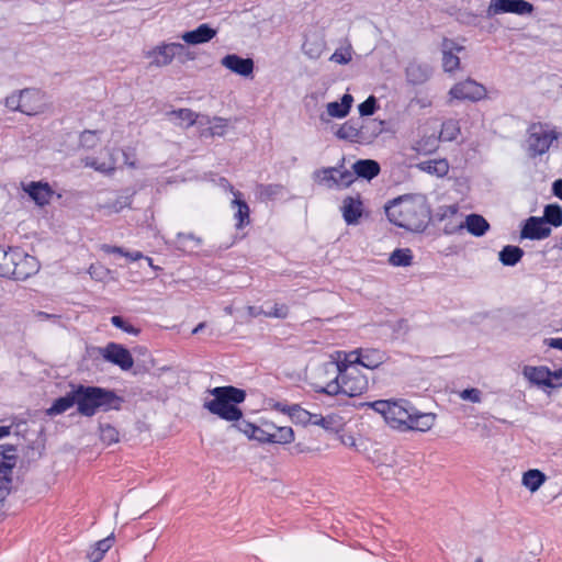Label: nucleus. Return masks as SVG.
Segmentation results:
<instances>
[{
	"label": "nucleus",
	"mask_w": 562,
	"mask_h": 562,
	"mask_svg": "<svg viewBox=\"0 0 562 562\" xmlns=\"http://www.w3.org/2000/svg\"><path fill=\"white\" fill-rule=\"evenodd\" d=\"M381 414L389 426L401 431H427L436 420V415L419 412L408 400H378L363 404Z\"/></svg>",
	"instance_id": "nucleus-1"
},
{
	"label": "nucleus",
	"mask_w": 562,
	"mask_h": 562,
	"mask_svg": "<svg viewBox=\"0 0 562 562\" xmlns=\"http://www.w3.org/2000/svg\"><path fill=\"white\" fill-rule=\"evenodd\" d=\"M387 220L406 231L424 232L430 221L431 210L424 194H404L384 205Z\"/></svg>",
	"instance_id": "nucleus-2"
},
{
	"label": "nucleus",
	"mask_w": 562,
	"mask_h": 562,
	"mask_svg": "<svg viewBox=\"0 0 562 562\" xmlns=\"http://www.w3.org/2000/svg\"><path fill=\"white\" fill-rule=\"evenodd\" d=\"M77 411L81 416L92 417L98 412L120 411L124 398L114 390L95 385H76Z\"/></svg>",
	"instance_id": "nucleus-3"
},
{
	"label": "nucleus",
	"mask_w": 562,
	"mask_h": 562,
	"mask_svg": "<svg viewBox=\"0 0 562 562\" xmlns=\"http://www.w3.org/2000/svg\"><path fill=\"white\" fill-rule=\"evenodd\" d=\"M209 393L213 398L205 401L203 407L211 414L226 422H239L243 418L244 413L238 405L246 400L245 390L226 385L210 389Z\"/></svg>",
	"instance_id": "nucleus-4"
},
{
	"label": "nucleus",
	"mask_w": 562,
	"mask_h": 562,
	"mask_svg": "<svg viewBox=\"0 0 562 562\" xmlns=\"http://www.w3.org/2000/svg\"><path fill=\"white\" fill-rule=\"evenodd\" d=\"M3 278L24 281L40 270V262L34 256L20 248H10V257Z\"/></svg>",
	"instance_id": "nucleus-5"
},
{
	"label": "nucleus",
	"mask_w": 562,
	"mask_h": 562,
	"mask_svg": "<svg viewBox=\"0 0 562 562\" xmlns=\"http://www.w3.org/2000/svg\"><path fill=\"white\" fill-rule=\"evenodd\" d=\"M15 452V446L0 445V502H3L12 491V474L18 460Z\"/></svg>",
	"instance_id": "nucleus-6"
},
{
	"label": "nucleus",
	"mask_w": 562,
	"mask_h": 562,
	"mask_svg": "<svg viewBox=\"0 0 562 562\" xmlns=\"http://www.w3.org/2000/svg\"><path fill=\"white\" fill-rule=\"evenodd\" d=\"M559 133L549 131L541 123H533L528 130V155L531 158L547 153Z\"/></svg>",
	"instance_id": "nucleus-7"
},
{
	"label": "nucleus",
	"mask_w": 562,
	"mask_h": 562,
	"mask_svg": "<svg viewBox=\"0 0 562 562\" xmlns=\"http://www.w3.org/2000/svg\"><path fill=\"white\" fill-rule=\"evenodd\" d=\"M182 55H184V59L194 58L181 43H162L146 53V57L151 58L150 65L156 67L168 66L175 57L180 58Z\"/></svg>",
	"instance_id": "nucleus-8"
},
{
	"label": "nucleus",
	"mask_w": 562,
	"mask_h": 562,
	"mask_svg": "<svg viewBox=\"0 0 562 562\" xmlns=\"http://www.w3.org/2000/svg\"><path fill=\"white\" fill-rule=\"evenodd\" d=\"M533 11L535 5L526 0H491L486 9V18L505 13L531 15Z\"/></svg>",
	"instance_id": "nucleus-9"
},
{
	"label": "nucleus",
	"mask_w": 562,
	"mask_h": 562,
	"mask_svg": "<svg viewBox=\"0 0 562 562\" xmlns=\"http://www.w3.org/2000/svg\"><path fill=\"white\" fill-rule=\"evenodd\" d=\"M95 350L105 361L117 366L123 371H128L134 366L132 353L121 344L109 342L105 347H97Z\"/></svg>",
	"instance_id": "nucleus-10"
},
{
	"label": "nucleus",
	"mask_w": 562,
	"mask_h": 562,
	"mask_svg": "<svg viewBox=\"0 0 562 562\" xmlns=\"http://www.w3.org/2000/svg\"><path fill=\"white\" fill-rule=\"evenodd\" d=\"M449 94L457 100L477 102L486 98L487 90L483 85L468 78L456 83L450 89Z\"/></svg>",
	"instance_id": "nucleus-11"
},
{
	"label": "nucleus",
	"mask_w": 562,
	"mask_h": 562,
	"mask_svg": "<svg viewBox=\"0 0 562 562\" xmlns=\"http://www.w3.org/2000/svg\"><path fill=\"white\" fill-rule=\"evenodd\" d=\"M340 379H341V387H342V394L347 395L349 397H356L364 392H367L369 387V381L367 376H364L360 371L357 369L344 372L340 371Z\"/></svg>",
	"instance_id": "nucleus-12"
},
{
	"label": "nucleus",
	"mask_w": 562,
	"mask_h": 562,
	"mask_svg": "<svg viewBox=\"0 0 562 562\" xmlns=\"http://www.w3.org/2000/svg\"><path fill=\"white\" fill-rule=\"evenodd\" d=\"M551 234V228L542 217L530 216L525 221L520 232L524 239L540 240L547 238Z\"/></svg>",
	"instance_id": "nucleus-13"
},
{
	"label": "nucleus",
	"mask_w": 562,
	"mask_h": 562,
	"mask_svg": "<svg viewBox=\"0 0 562 562\" xmlns=\"http://www.w3.org/2000/svg\"><path fill=\"white\" fill-rule=\"evenodd\" d=\"M221 64L232 72L243 77L251 76L255 68V63L251 58H244L237 54H227L221 59Z\"/></svg>",
	"instance_id": "nucleus-14"
},
{
	"label": "nucleus",
	"mask_w": 562,
	"mask_h": 562,
	"mask_svg": "<svg viewBox=\"0 0 562 562\" xmlns=\"http://www.w3.org/2000/svg\"><path fill=\"white\" fill-rule=\"evenodd\" d=\"M350 357H355L352 363L373 370L384 362L385 353L379 349H357L350 352Z\"/></svg>",
	"instance_id": "nucleus-15"
},
{
	"label": "nucleus",
	"mask_w": 562,
	"mask_h": 562,
	"mask_svg": "<svg viewBox=\"0 0 562 562\" xmlns=\"http://www.w3.org/2000/svg\"><path fill=\"white\" fill-rule=\"evenodd\" d=\"M432 75V68L427 63L412 60L405 68V77L409 85L419 86L427 82Z\"/></svg>",
	"instance_id": "nucleus-16"
},
{
	"label": "nucleus",
	"mask_w": 562,
	"mask_h": 562,
	"mask_svg": "<svg viewBox=\"0 0 562 562\" xmlns=\"http://www.w3.org/2000/svg\"><path fill=\"white\" fill-rule=\"evenodd\" d=\"M23 190L38 206L47 205L54 195V190L49 183L43 181H32L24 186Z\"/></svg>",
	"instance_id": "nucleus-17"
},
{
	"label": "nucleus",
	"mask_w": 562,
	"mask_h": 562,
	"mask_svg": "<svg viewBox=\"0 0 562 562\" xmlns=\"http://www.w3.org/2000/svg\"><path fill=\"white\" fill-rule=\"evenodd\" d=\"M464 47L456 43L453 40L443 38L442 41V67L446 72H452L460 66V58L457 53L463 50Z\"/></svg>",
	"instance_id": "nucleus-18"
},
{
	"label": "nucleus",
	"mask_w": 562,
	"mask_h": 562,
	"mask_svg": "<svg viewBox=\"0 0 562 562\" xmlns=\"http://www.w3.org/2000/svg\"><path fill=\"white\" fill-rule=\"evenodd\" d=\"M342 217L347 225H357L363 214V205L360 198L347 196L342 201Z\"/></svg>",
	"instance_id": "nucleus-19"
},
{
	"label": "nucleus",
	"mask_w": 562,
	"mask_h": 562,
	"mask_svg": "<svg viewBox=\"0 0 562 562\" xmlns=\"http://www.w3.org/2000/svg\"><path fill=\"white\" fill-rule=\"evenodd\" d=\"M217 31L211 27L207 23L200 24L192 31L184 32L181 38L189 45L204 44L213 40Z\"/></svg>",
	"instance_id": "nucleus-20"
},
{
	"label": "nucleus",
	"mask_w": 562,
	"mask_h": 562,
	"mask_svg": "<svg viewBox=\"0 0 562 562\" xmlns=\"http://www.w3.org/2000/svg\"><path fill=\"white\" fill-rule=\"evenodd\" d=\"M363 134L364 131L361 130V125H359L355 120L345 122L336 132V136L339 139L350 143H364L367 137Z\"/></svg>",
	"instance_id": "nucleus-21"
},
{
	"label": "nucleus",
	"mask_w": 562,
	"mask_h": 562,
	"mask_svg": "<svg viewBox=\"0 0 562 562\" xmlns=\"http://www.w3.org/2000/svg\"><path fill=\"white\" fill-rule=\"evenodd\" d=\"M41 95L37 89H22V101L20 112L29 116L36 115L41 111Z\"/></svg>",
	"instance_id": "nucleus-22"
},
{
	"label": "nucleus",
	"mask_w": 562,
	"mask_h": 562,
	"mask_svg": "<svg viewBox=\"0 0 562 562\" xmlns=\"http://www.w3.org/2000/svg\"><path fill=\"white\" fill-rule=\"evenodd\" d=\"M106 158L102 161L97 157H86L82 162L85 167H89L104 175H111L116 169V157L114 150H106Z\"/></svg>",
	"instance_id": "nucleus-23"
},
{
	"label": "nucleus",
	"mask_w": 562,
	"mask_h": 562,
	"mask_svg": "<svg viewBox=\"0 0 562 562\" xmlns=\"http://www.w3.org/2000/svg\"><path fill=\"white\" fill-rule=\"evenodd\" d=\"M522 373L532 384L555 387L551 381V371L547 367L526 366Z\"/></svg>",
	"instance_id": "nucleus-24"
},
{
	"label": "nucleus",
	"mask_w": 562,
	"mask_h": 562,
	"mask_svg": "<svg viewBox=\"0 0 562 562\" xmlns=\"http://www.w3.org/2000/svg\"><path fill=\"white\" fill-rule=\"evenodd\" d=\"M166 115L170 120H180L182 122H186V127H190L194 125L195 123H199L203 125L204 123H211V120L209 116L200 115L192 111L191 109H178V110H171L166 113Z\"/></svg>",
	"instance_id": "nucleus-25"
},
{
	"label": "nucleus",
	"mask_w": 562,
	"mask_h": 562,
	"mask_svg": "<svg viewBox=\"0 0 562 562\" xmlns=\"http://www.w3.org/2000/svg\"><path fill=\"white\" fill-rule=\"evenodd\" d=\"M352 170L356 177L370 181L380 173L381 167L376 160L359 159L352 165Z\"/></svg>",
	"instance_id": "nucleus-26"
},
{
	"label": "nucleus",
	"mask_w": 562,
	"mask_h": 562,
	"mask_svg": "<svg viewBox=\"0 0 562 562\" xmlns=\"http://www.w3.org/2000/svg\"><path fill=\"white\" fill-rule=\"evenodd\" d=\"M74 405H77L76 385H72L71 391L66 393V395L53 402L52 406L47 409V415L54 416L63 414Z\"/></svg>",
	"instance_id": "nucleus-27"
},
{
	"label": "nucleus",
	"mask_w": 562,
	"mask_h": 562,
	"mask_svg": "<svg viewBox=\"0 0 562 562\" xmlns=\"http://www.w3.org/2000/svg\"><path fill=\"white\" fill-rule=\"evenodd\" d=\"M352 102L353 97L349 93H345L340 102L334 101L327 104V113L331 117L342 119L349 114Z\"/></svg>",
	"instance_id": "nucleus-28"
},
{
	"label": "nucleus",
	"mask_w": 562,
	"mask_h": 562,
	"mask_svg": "<svg viewBox=\"0 0 562 562\" xmlns=\"http://www.w3.org/2000/svg\"><path fill=\"white\" fill-rule=\"evenodd\" d=\"M525 251L519 246L506 245L498 252V260L506 267L516 266L524 257Z\"/></svg>",
	"instance_id": "nucleus-29"
},
{
	"label": "nucleus",
	"mask_w": 562,
	"mask_h": 562,
	"mask_svg": "<svg viewBox=\"0 0 562 562\" xmlns=\"http://www.w3.org/2000/svg\"><path fill=\"white\" fill-rule=\"evenodd\" d=\"M463 225L470 234L476 237L485 235L490 229L488 222L482 215L474 213L465 217V223Z\"/></svg>",
	"instance_id": "nucleus-30"
},
{
	"label": "nucleus",
	"mask_w": 562,
	"mask_h": 562,
	"mask_svg": "<svg viewBox=\"0 0 562 562\" xmlns=\"http://www.w3.org/2000/svg\"><path fill=\"white\" fill-rule=\"evenodd\" d=\"M113 542H114L113 535H111L102 540L97 541L90 548V550L87 552L86 558L90 562H100L103 559L104 554L111 549V547L113 546Z\"/></svg>",
	"instance_id": "nucleus-31"
},
{
	"label": "nucleus",
	"mask_w": 562,
	"mask_h": 562,
	"mask_svg": "<svg viewBox=\"0 0 562 562\" xmlns=\"http://www.w3.org/2000/svg\"><path fill=\"white\" fill-rule=\"evenodd\" d=\"M202 245V238L193 233H178L176 248L182 252H192Z\"/></svg>",
	"instance_id": "nucleus-32"
},
{
	"label": "nucleus",
	"mask_w": 562,
	"mask_h": 562,
	"mask_svg": "<svg viewBox=\"0 0 562 562\" xmlns=\"http://www.w3.org/2000/svg\"><path fill=\"white\" fill-rule=\"evenodd\" d=\"M417 168L429 175L442 178L449 171V164L446 159H434L419 162Z\"/></svg>",
	"instance_id": "nucleus-33"
},
{
	"label": "nucleus",
	"mask_w": 562,
	"mask_h": 562,
	"mask_svg": "<svg viewBox=\"0 0 562 562\" xmlns=\"http://www.w3.org/2000/svg\"><path fill=\"white\" fill-rule=\"evenodd\" d=\"M235 199L233 200V205L237 207L235 213V218L237 220L236 227L243 228L246 224L249 223V206L245 200L241 199V193L239 191L234 193Z\"/></svg>",
	"instance_id": "nucleus-34"
},
{
	"label": "nucleus",
	"mask_w": 562,
	"mask_h": 562,
	"mask_svg": "<svg viewBox=\"0 0 562 562\" xmlns=\"http://www.w3.org/2000/svg\"><path fill=\"white\" fill-rule=\"evenodd\" d=\"M546 475L538 469H530L522 475V484L531 492H536L544 483Z\"/></svg>",
	"instance_id": "nucleus-35"
},
{
	"label": "nucleus",
	"mask_w": 562,
	"mask_h": 562,
	"mask_svg": "<svg viewBox=\"0 0 562 562\" xmlns=\"http://www.w3.org/2000/svg\"><path fill=\"white\" fill-rule=\"evenodd\" d=\"M271 428H274V431H270V443L285 445L294 440V431L291 427L271 425Z\"/></svg>",
	"instance_id": "nucleus-36"
},
{
	"label": "nucleus",
	"mask_w": 562,
	"mask_h": 562,
	"mask_svg": "<svg viewBox=\"0 0 562 562\" xmlns=\"http://www.w3.org/2000/svg\"><path fill=\"white\" fill-rule=\"evenodd\" d=\"M389 262L394 267H408L413 262V254L409 248H397L389 258Z\"/></svg>",
	"instance_id": "nucleus-37"
},
{
	"label": "nucleus",
	"mask_w": 562,
	"mask_h": 562,
	"mask_svg": "<svg viewBox=\"0 0 562 562\" xmlns=\"http://www.w3.org/2000/svg\"><path fill=\"white\" fill-rule=\"evenodd\" d=\"M542 218L548 226L560 227L562 225V207L555 203L546 205Z\"/></svg>",
	"instance_id": "nucleus-38"
},
{
	"label": "nucleus",
	"mask_w": 562,
	"mask_h": 562,
	"mask_svg": "<svg viewBox=\"0 0 562 562\" xmlns=\"http://www.w3.org/2000/svg\"><path fill=\"white\" fill-rule=\"evenodd\" d=\"M338 167L322 168L314 171V179L322 184H326L328 188L336 187V176Z\"/></svg>",
	"instance_id": "nucleus-39"
},
{
	"label": "nucleus",
	"mask_w": 562,
	"mask_h": 562,
	"mask_svg": "<svg viewBox=\"0 0 562 562\" xmlns=\"http://www.w3.org/2000/svg\"><path fill=\"white\" fill-rule=\"evenodd\" d=\"M361 130L364 131L366 142H371L376 138L384 130V121L368 120L361 124Z\"/></svg>",
	"instance_id": "nucleus-40"
},
{
	"label": "nucleus",
	"mask_w": 562,
	"mask_h": 562,
	"mask_svg": "<svg viewBox=\"0 0 562 562\" xmlns=\"http://www.w3.org/2000/svg\"><path fill=\"white\" fill-rule=\"evenodd\" d=\"M291 420L297 425H310L311 412L306 411L299 404L291 405Z\"/></svg>",
	"instance_id": "nucleus-41"
},
{
	"label": "nucleus",
	"mask_w": 562,
	"mask_h": 562,
	"mask_svg": "<svg viewBox=\"0 0 562 562\" xmlns=\"http://www.w3.org/2000/svg\"><path fill=\"white\" fill-rule=\"evenodd\" d=\"M283 191V186L277 183L259 184L258 193L261 200H273Z\"/></svg>",
	"instance_id": "nucleus-42"
},
{
	"label": "nucleus",
	"mask_w": 562,
	"mask_h": 562,
	"mask_svg": "<svg viewBox=\"0 0 562 562\" xmlns=\"http://www.w3.org/2000/svg\"><path fill=\"white\" fill-rule=\"evenodd\" d=\"M100 438L106 445H112L119 441V430L110 424H100Z\"/></svg>",
	"instance_id": "nucleus-43"
},
{
	"label": "nucleus",
	"mask_w": 562,
	"mask_h": 562,
	"mask_svg": "<svg viewBox=\"0 0 562 562\" xmlns=\"http://www.w3.org/2000/svg\"><path fill=\"white\" fill-rule=\"evenodd\" d=\"M111 324L123 330L126 334L138 336L140 334V328L134 326L130 322H127L123 316L114 315L111 317Z\"/></svg>",
	"instance_id": "nucleus-44"
},
{
	"label": "nucleus",
	"mask_w": 562,
	"mask_h": 562,
	"mask_svg": "<svg viewBox=\"0 0 562 562\" xmlns=\"http://www.w3.org/2000/svg\"><path fill=\"white\" fill-rule=\"evenodd\" d=\"M99 144L97 131L85 130L79 137V146L85 149H93Z\"/></svg>",
	"instance_id": "nucleus-45"
},
{
	"label": "nucleus",
	"mask_w": 562,
	"mask_h": 562,
	"mask_svg": "<svg viewBox=\"0 0 562 562\" xmlns=\"http://www.w3.org/2000/svg\"><path fill=\"white\" fill-rule=\"evenodd\" d=\"M380 108L378 99L371 94L362 103L358 105V111L361 116H371Z\"/></svg>",
	"instance_id": "nucleus-46"
},
{
	"label": "nucleus",
	"mask_w": 562,
	"mask_h": 562,
	"mask_svg": "<svg viewBox=\"0 0 562 562\" xmlns=\"http://www.w3.org/2000/svg\"><path fill=\"white\" fill-rule=\"evenodd\" d=\"M324 49L322 42H312L306 40L302 45L303 53L311 59H317L321 57Z\"/></svg>",
	"instance_id": "nucleus-47"
},
{
	"label": "nucleus",
	"mask_w": 562,
	"mask_h": 562,
	"mask_svg": "<svg viewBox=\"0 0 562 562\" xmlns=\"http://www.w3.org/2000/svg\"><path fill=\"white\" fill-rule=\"evenodd\" d=\"M351 59L352 52L350 46L336 49L329 58L330 61L337 63L339 65H347L351 61Z\"/></svg>",
	"instance_id": "nucleus-48"
},
{
	"label": "nucleus",
	"mask_w": 562,
	"mask_h": 562,
	"mask_svg": "<svg viewBox=\"0 0 562 562\" xmlns=\"http://www.w3.org/2000/svg\"><path fill=\"white\" fill-rule=\"evenodd\" d=\"M315 391L317 393H323V394H327V395L342 394L340 374L336 379H334L333 381L327 383L325 386L316 389Z\"/></svg>",
	"instance_id": "nucleus-49"
},
{
	"label": "nucleus",
	"mask_w": 562,
	"mask_h": 562,
	"mask_svg": "<svg viewBox=\"0 0 562 562\" xmlns=\"http://www.w3.org/2000/svg\"><path fill=\"white\" fill-rule=\"evenodd\" d=\"M459 132L460 130L453 121H448L442 124L441 136L446 140H454Z\"/></svg>",
	"instance_id": "nucleus-50"
},
{
	"label": "nucleus",
	"mask_w": 562,
	"mask_h": 562,
	"mask_svg": "<svg viewBox=\"0 0 562 562\" xmlns=\"http://www.w3.org/2000/svg\"><path fill=\"white\" fill-rule=\"evenodd\" d=\"M21 101H22V90L14 91L10 95H8L4 100V105L10 111H18L21 110Z\"/></svg>",
	"instance_id": "nucleus-51"
},
{
	"label": "nucleus",
	"mask_w": 562,
	"mask_h": 562,
	"mask_svg": "<svg viewBox=\"0 0 562 562\" xmlns=\"http://www.w3.org/2000/svg\"><path fill=\"white\" fill-rule=\"evenodd\" d=\"M338 177H336V187H349L356 180V173L353 171L338 169Z\"/></svg>",
	"instance_id": "nucleus-52"
},
{
	"label": "nucleus",
	"mask_w": 562,
	"mask_h": 562,
	"mask_svg": "<svg viewBox=\"0 0 562 562\" xmlns=\"http://www.w3.org/2000/svg\"><path fill=\"white\" fill-rule=\"evenodd\" d=\"M213 125L209 127L210 135L212 136H222L225 133V128L227 127V120L222 117H213Z\"/></svg>",
	"instance_id": "nucleus-53"
},
{
	"label": "nucleus",
	"mask_w": 562,
	"mask_h": 562,
	"mask_svg": "<svg viewBox=\"0 0 562 562\" xmlns=\"http://www.w3.org/2000/svg\"><path fill=\"white\" fill-rule=\"evenodd\" d=\"M289 315V307L285 304L276 303L270 311H267L266 317H274L284 319Z\"/></svg>",
	"instance_id": "nucleus-54"
},
{
	"label": "nucleus",
	"mask_w": 562,
	"mask_h": 562,
	"mask_svg": "<svg viewBox=\"0 0 562 562\" xmlns=\"http://www.w3.org/2000/svg\"><path fill=\"white\" fill-rule=\"evenodd\" d=\"M460 397L472 403H480L482 398V392L475 387L465 389L460 393Z\"/></svg>",
	"instance_id": "nucleus-55"
},
{
	"label": "nucleus",
	"mask_w": 562,
	"mask_h": 562,
	"mask_svg": "<svg viewBox=\"0 0 562 562\" xmlns=\"http://www.w3.org/2000/svg\"><path fill=\"white\" fill-rule=\"evenodd\" d=\"M319 427L328 431H338L337 420L335 415H327L318 418Z\"/></svg>",
	"instance_id": "nucleus-56"
},
{
	"label": "nucleus",
	"mask_w": 562,
	"mask_h": 562,
	"mask_svg": "<svg viewBox=\"0 0 562 562\" xmlns=\"http://www.w3.org/2000/svg\"><path fill=\"white\" fill-rule=\"evenodd\" d=\"M234 423L235 424H233L232 427L245 434L248 437V439H251V436L254 435L255 424L244 419Z\"/></svg>",
	"instance_id": "nucleus-57"
},
{
	"label": "nucleus",
	"mask_w": 562,
	"mask_h": 562,
	"mask_svg": "<svg viewBox=\"0 0 562 562\" xmlns=\"http://www.w3.org/2000/svg\"><path fill=\"white\" fill-rule=\"evenodd\" d=\"M270 431L255 425L254 435L250 440H256L260 443H270Z\"/></svg>",
	"instance_id": "nucleus-58"
},
{
	"label": "nucleus",
	"mask_w": 562,
	"mask_h": 562,
	"mask_svg": "<svg viewBox=\"0 0 562 562\" xmlns=\"http://www.w3.org/2000/svg\"><path fill=\"white\" fill-rule=\"evenodd\" d=\"M457 212H458V209L456 205L442 206L439 209L437 216H438L439 221H442L448 216L456 215Z\"/></svg>",
	"instance_id": "nucleus-59"
},
{
	"label": "nucleus",
	"mask_w": 562,
	"mask_h": 562,
	"mask_svg": "<svg viewBox=\"0 0 562 562\" xmlns=\"http://www.w3.org/2000/svg\"><path fill=\"white\" fill-rule=\"evenodd\" d=\"M10 257V249L7 251L2 246H0V276H4V271L7 269Z\"/></svg>",
	"instance_id": "nucleus-60"
},
{
	"label": "nucleus",
	"mask_w": 562,
	"mask_h": 562,
	"mask_svg": "<svg viewBox=\"0 0 562 562\" xmlns=\"http://www.w3.org/2000/svg\"><path fill=\"white\" fill-rule=\"evenodd\" d=\"M131 205V196H125V198H119L116 199L111 207L115 211V212H120L121 210H123L124 207L126 206H130Z\"/></svg>",
	"instance_id": "nucleus-61"
},
{
	"label": "nucleus",
	"mask_w": 562,
	"mask_h": 562,
	"mask_svg": "<svg viewBox=\"0 0 562 562\" xmlns=\"http://www.w3.org/2000/svg\"><path fill=\"white\" fill-rule=\"evenodd\" d=\"M102 250L106 254H119L121 256H124V248L119 246H111V245H103Z\"/></svg>",
	"instance_id": "nucleus-62"
},
{
	"label": "nucleus",
	"mask_w": 562,
	"mask_h": 562,
	"mask_svg": "<svg viewBox=\"0 0 562 562\" xmlns=\"http://www.w3.org/2000/svg\"><path fill=\"white\" fill-rule=\"evenodd\" d=\"M552 192L557 198L562 200V179H558L553 182Z\"/></svg>",
	"instance_id": "nucleus-63"
},
{
	"label": "nucleus",
	"mask_w": 562,
	"mask_h": 562,
	"mask_svg": "<svg viewBox=\"0 0 562 562\" xmlns=\"http://www.w3.org/2000/svg\"><path fill=\"white\" fill-rule=\"evenodd\" d=\"M546 344L550 348L562 350V337L561 338H549L546 340Z\"/></svg>",
	"instance_id": "nucleus-64"
}]
</instances>
